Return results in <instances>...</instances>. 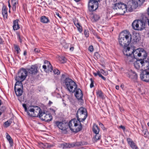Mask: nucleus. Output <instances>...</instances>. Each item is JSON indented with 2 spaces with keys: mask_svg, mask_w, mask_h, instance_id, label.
<instances>
[{
  "mask_svg": "<svg viewBox=\"0 0 149 149\" xmlns=\"http://www.w3.org/2000/svg\"><path fill=\"white\" fill-rule=\"evenodd\" d=\"M56 14L60 18H61V17H60L59 16V14L58 13H56Z\"/></svg>",
  "mask_w": 149,
  "mask_h": 149,
  "instance_id": "e2e57ef3",
  "label": "nucleus"
},
{
  "mask_svg": "<svg viewBox=\"0 0 149 149\" xmlns=\"http://www.w3.org/2000/svg\"><path fill=\"white\" fill-rule=\"evenodd\" d=\"M17 81L14 87L15 90L16 89L23 90V86L22 83V81Z\"/></svg>",
  "mask_w": 149,
  "mask_h": 149,
  "instance_id": "412c9836",
  "label": "nucleus"
},
{
  "mask_svg": "<svg viewBox=\"0 0 149 149\" xmlns=\"http://www.w3.org/2000/svg\"><path fill=\"white\" fill-rule=\"evenodd\" d=\"M95 134H96V135H95V140H99V139H100L101 138L100 135L99 134V133Z\"/></svg>",
  "mask_w": 149,
  "mask_h": 149,
  "instance_id": "58836bf2",
  "label": "nucleus"
},
{
  "mask_svg": "<svg viewBox=\"0 0 149 149\" xmlns=\"http://www.w3.org/2000/svg\"><path fill=\"white\" fill-rule=\"evenodd\" d=\"M6 138L8 141L10 146H12L13 143V140L10 136L7 133H6Z\"/></svg>",
  "mask_w": 149,
  "mask_h": 149,
  "instance_id": "bb28decb",
  "label": "nucleus"
},
{
  "mask_svg": "<svg viewBox=\"0 0 149 149\" xmlns=\"http://www.w3.org/2000/svg\"><path fill=\"white\" fill-rule=\"evenodd\" d=\"M44 63L45 65L42 66V68L45 71L47 72H51L52 70V67L50 63L47 61H45Z\"/></svg>",
  "mask_w": 149,
  "mask_h": 149,
  "instance_id": "4468645a",
  "label": "nucleus"
},
{
  "mask_svg": "<svg viewBox=\"0 0 149 149\" xmlns=\"http://www.w3.org/2000/svg\"><path fill=\"white\" fill-rule=\"evenodd\" d=\"M139 39L138 38H137V36H135L134 38L133 39V43H136L137 42H139Z\"/></svg>",
  "mask_w": 149,
  "mask_h": 149,
  "instance_id": "4c0bfd02",
  "label": "nucleus"
},
{
  "mask_svg": "<svg viewBox=\"0 0 149 149\" xmlns=\"http://www.w3.org/2000/svg\"><path fill=\"white\" fill-rule=\"evenodd\" d=\"M120 87L122 89H123L124 88V84H122L120 86Z\"/></svg>",
  "mask_w": 149,
  "mask_h": 149,
  "instance_id": "4d7b16f0",
  "label": "nucleus"
},
{
  "mask_svg": "<svg viewBox=\"0 0 149 149\" xmlns=\"http://www.w3.org/2000/svg\"><path fill=\"white\" fill-rule=\"evenodd\" d=\"M13 120L12 119H10L4 123V125L6 127L9 126L12 122Z\"/></svg>",
  "mask_w": 149,
  "mask_h": 149,
  "instance_id": "72a5a7b5",
  "label": "nucleus"
},
{
  "mask_svg": "<svg viewBox=\"0 0 149 149\" xmlns=\"http://www.w3.org/2000/svg\"><path fill=\"white\" fill-rule=\"evenodd\" d=\"M74 24L77 27V26L80 25L79 22H78L77 21H75L74 22Z\"/></svg>",
  "mask_w": 149,
  "mask_h": 149,
  "instance_id": "49530a36",
  "label": "nucleus"
},
{
  "mask_svg": "<svg viewBox=\"0 0 149 149\" xmlns=\"http://www.w3.org/2000/svg\"><path fill=\"white\" fill-rule=\"evenodd\" d=\"M2 13L4 19H6L7 17L8 14L7 10L5 7H3L2 8Z\"/></svg>",
  "mask_w": 149,
  "mask_h": 149,
  "instance_id": "cd10ccee",
  "label": "nucleus"
},
{
  "mask_svg": "<svg viewBox=\"0 0 149 149\" xmlns=\"http://www.w3.org/2000/svg\"><path fill=\"white\" fill-rule=\"evenodd\" d=\"M142 59L141 58L140 60H137V59L134 63L135 68L137 70H142Z\"/></svg>",
  "mask_w": 149,
  "mask_h": 149,
  "instance_id": "2eb2a0df",
  "label": "nucleus"
},
{
  "mask_svg": "<svg viewBox=\"0 0 149 149\" xmlns=\"http://www.w3.org/2000/svg\"><path fill=\"white\" fill-rule=\"evenodd\" d=\"M53 72L54 74H56L57 75H58L60 73L59 71L57 69H54L53 70Z\"/></svg>",
  "mask_w": 149,
  "mask_h": 149,
  "instance_id": "e433bc0d",
  "label": "nucleus"
},
{
  "mask_svg": "<svg viewBox=\"0 0 149 149\" xmlns=\"http://www.w3.org/2000/svg\"><path fill=\"white\" fill-rule=\"evenodd\" d=\"M63 83L66 89L69 92L72 93L75 92V90L77 86L75 82L72 79L69 78H66L64 80Z\"/></svg>",
  "mask_w": 149,
  "mask_h": 149,
  "instance_id": "39448f33",
  "label": "nucleus"
},
{
  "mask_svg": "<svg viewBox=\"0 0 149 149\" xmlns=\"http://www.w3.org/2000/svg\"><path fill=\"white\" fill-rule=\"evenodd\" d=\"M76 115L77 120L80 122L84 121L87 116L86 109L83 107L80 108L78 110Z\"/></svg>",
  "mask_w": 149,
  "mask_h": 149,
  "instance_id": "0eeeda50",
  "label": "nucleus"
},
{
  "mask_svg": "<svg viewBox=\"0 0 149 149\" xmlns=\"http://www.w3.org/2000/svg\"><path fill=\"white\" fill-rule=\"evenodd\" d=\"M96 93L98 97L103 98L104 97L102 92L100 90H98L96 92Z\"/></svg>",
  "mask_w": 149,
  "mask_h": 149,
  "instance_id": "2f4dec72",
  "label": "nucleus"
},
{
  "mask_svg": "<svg viewBox=\"0 0 149 149\" xmlns=\"http://www.w3.org/2000/svg\"><path fill=\"white\" fill-rule=\"evenodd\" d=\"M142 58V70H143L144 71H146L149 69V61H148L145 60L146 58H143V57H141Z\"/></svg>",
  "mask_w": 149,
  "mask_h": 149,
  "instance_id": "f3484780",
  "label": "nucleus"
},
{
  "mask_svg": "<svg viewBox=\"0 0 149 149\" xmlns=\"http://www.w3.org/2000/svg\"><path fill=\"white\" fill-rule=\"evenodd\" d=\"M94 49L93 46L92 45H91L89 46L88 48V50L91 52H93Z\"/></svg>",
  "mask_w": 149,
  "mask_h": 149,
  "instance_id": "c03bdc74",
  "label": "nucleus"
},
{
  "mask_svg": "<svg viewBox=\"0 0 149 149\" xmlns=\"http://www.w3.org/2000/svg\"><path fill=\"white\" fill-rule=\"evenodd\" d=\"M100 0H90L88 3V7L90 11L96 10L98 6V1Z\"/></svg>",
  "mask_w": 149,
  "mask_h": 149,
  "instance_id": "9d476101",
  "label": "nucleus"
},
{
  "mask_svg": "<svg viewBox=\"0 0 149 149\" xmlns=\"http://www.w3.org/2000/svg\"><path fill=\"white\" fill-rule=\"evenodd\" d=\"M34 52L35 53H39L40 52V50L37 48H36L34 50Z\"/></svg>",
  "mask_w": 149,
  "mask_h": 149,
  "instance_id": "09e8293b",
  "label": "nucleus"
},
{
  "mask_svg": "<svg viewBox=\"0 0 149 149\" xmlns=\"http://www.w3.org/2000/svg\"><path fill=\"white\" fill-rule=\"evenodd\" d=\"M93 74L94 75V76H97V72L96 73H93Z\"/></svg>",
  "mask_w": 149,
  "mask_h": 149,
  "instance_id": "0e129e2a",
  "label": "nucleus"
},
{
  "mask_svg": "<svg viewBox=\"0 0 149 149\" xmlns=\"http://www.w3.org/2000/svg\"><path fill=\"white\" fill-rule=\"evenodd\" d=\"M70 130L73 132H77L82 129V125L80 120L76 119H72L68 124Z\"/></svg>",
  "mask_w": 149,
  "mask_h": 149,
  "instance_id": "20e7f679",
  "label": "nucleus"
},
{
  "mask_svg": "<svg viewBox=\"0 0 149 149\" xmlns=\"http://www.w3.org/2000/svg\"><path fill=\"white\" fill-rule=\"evenodd\" d=\"M75 146V145L74 143L70 144L63 142L59 144V147L63 149L67 148H70L73 147Z\"/></svg>",
  "mask_w": 149,
  "mask_h": 149,
  "instance_id": "dca6fc26",
  "label": "nucleus"
},
{
  "mask_svg": "<svg viewBox=\"0 0 149 149\" xmlns=\"http://www.w3.org/2000/svg\"><path fill=\"white\" fill-rule=\"evenodd\" d=\"M75 92L74 95L79 100H80L81 103H83V100L82 99L83 94L81 90L79 88L77 87L75 90Z\"/></svg>",
  "mask_w": 149,
  "mask_h": 149,
  "instance_id": "f8f14e48",
  "label": "nucleus"
},
{
  "mask_svg": "<svg viewBox=\"0 0 149 149\" xmlns=\"http://www.w3.org/2000/svg\"><path fill=\"white\" fill-rule=\"evenodd\" d=\"M46 146L48 148H50L51 147H52L53 146V145H50L49 144H46Z\"/></svg>",
  "mask_w": 149,
  "mask_h": 149,
  "instance_id": "8fccbe9b",
  "label": "nucleus"
},
{
  "mask_svg": "<svg viewBox=\"0 0 149 149\" xmlns=\"http://www.w3.org/2000/svg\"><path fill=\"white\" fill-rule=\"evenodd\" d=\"M91 81V84L90 85V87L91 88H93L94 86V81L93 80V79L92 78H91L90 79Z\"/></svg>",
  "mask_w": 149,
  "mask_h": 149,
  "instance_id": "79ce46f5",
  "label": "nucleus"
},
{
  "mask_svg": "<svg viewBox=\"0 0 149 149\" xmlns=\"http://www.w3.org/2000/svg\"><path fill=\"white\" fill-rule=\"evenodd\" d=\"M40 112L41 109L39 107L31 106L28 107L27 114L30 116L38 117Z\"/></svg>",
  "mask_w": 149,
  "mask_h": 149,
  "instance_id": "423d86ee",
  "label": "nucleus"
},
{
  "mask_svg": "<svg viewBox=\"0 0 149 149\" xmlns=\"http://www.w3.org/2000/svg\"><path fill=\"white\" fill-rule=\"evenodd\" d=\"M135 49H134V48L132 47H128L126 49H124L123 52L124 54L127 57L132 54V52Z\"/></svg>",
  "mask_w": 149,
  "mask_h": 149,
  "instance_id": "a211bd4d",
  "label": "nucleus"
},
{
  "mask_svg": "<svg viewBox=\"0 0 149 149\" xmlns=\"http://www.w3.org/2000/svg\"><path fill=\"white\" fill-rule=\"evenodd\" d=\"M139 20H134L132 24V26L133 28L136 30H138V28Z\"/></svg>",
  "mask_w": 149,
  "mask_h": 149,
  "instance_id": "393cba45",
  "label": "nucleus"
},
{
  "mask_svg": "<svg viewBox=\"0 0 149 149\" xmlns=\"http://www.w3.org/2000/svg\"><path fill=\"white\" fill-rule=\"evenodd\" d=\"M58 59L61 63H64L66 61V59L64 56H60L58 57Z\"/></svg>",
  "mask_w": 149,
  "mask_h": 149,
  "instance_id": "473e14b6",
  "label": "nucleus"
},
{
  "mask_svg": "<svg viewBox=\"0 0 149 149\" xmlns=\"http://www.w3.org/2000/svg\"><path fill=\"white\" fill-rule=\"evenodd\" d=\"M147 129H143L142 130V134L145 137H146L148 136V133L147 132Z\"/></svg>",
  "mask_w": 149,
  "mask_h": 149,
  "instance_id": "f704fd0d",
  "label": "nucleus"
},
{
  "mask_svg": "<svg viewBox=\"0 0 149 149\" xmlns=\"http://www.w3.org/2000/svg\"><path fill=\"white\" fill-rule=\"evenodd\" d=\"M104 80H105L106 78L105 77H104V76H103L102 75L101 77Z\"/></svg>",
  "mask_w": 149,
  "mask_h": 149,
  "instance_id": "680f3d73",
  "label": "nucleus"
},
{
  "mask_svg": "<svg viewBox=\"0 0 149 149\" xmlns=\"http://www.w3.org/2000/svg\"><path fill=\"white\" fill-rule=\"evenodd\" d=\"M147 22L148 24V25L149 26V19H147Z\"/></svg>",
  "mask_w": 149,
  "mask_h": 149,
  "instance_id": "774afa93",
  "label": "nucleus"
},
{
  "mask_svg": "<svg viewBox=\"0 0 149 149\" xmlns=\"http://www.w3.org/2000/svg\"><path fill=\"white\" fill-rule=\"evenodd\" d=\"M70 50L71 51H73L74 50V47H72L70 48Z\"/></svg>",
  "mask_w": 149,
  "mask_h": 149,
  "instance_id": "13d9d810",
  "label": "nucleus"
},
{
  "mask_svg": "<svg viewBox=\"0 0 149 149\" xmlns=\"http://www.w3.org/2000/svg\"><path fill=\"white\" fill-rule=\"evenodd\" d=\"M26 54V51H24V55L25 56Z\"/></svg>",
  "mask_w": 149,
  "mask_h": 149,
  "instance_id": "69168bd1",
  "label": "nucleus"
},
{
  "mask_svg": "<svg viewBox=\"0 0 149 149\" xmlns=\"http://www.w3.org/2000/svg\"><path fill=\"white\" fill-rule=\"evenodd\" d=\"M120 128H122L123 130H125V127L122 125H120Z\"/></svg>",
  "mask_w": 149,
  "mask_h": 149,
  "instance_id": "6e6d98bb",
  "label": "nucleus"
},
{
  "mask_svg": "<svg viewBox=\"0 0 149 149\" xmlns=\"http://www.w3.org/2000/svg\"><path fill=\"white\" fill-rule=\"evenodd\" d=\"M127 76L129 78L132 79H136L138 77L136 73L132 70L128 72Z\"/></svg>",
  "mask_w": 149,
  "mask_h": 149,
  "instance_id": "aec40b11",
  "label": "nucleus"
},
{
  "mask_svg": "<svg viewBox=\"0 0 149 149\" xmlns=\"http://www.w3.org/2000/svg\"><path fill=\"white\" fill-rule=\"evenodd\" d=\"M54 123L55 127H57L63 131H66L67 129L68 128V123L65 122L56 121Z\"/></svg>",
  "mask_w": 149,
  "mask_h": 149,
  "instance_id": "1a4fd4ad",
  "label": "nucleus"
},
{
  "mask_svg": "<svg viewBox=\"0 0 149 149\" xmlns=\"http://www.w3.org/2000/svg\"><path fill=\"white\" fill-rule=\"evenodd\" d=\"M84 33L85 36L86 37H88V36L89 33L88 31L85 30L84 31Z\"/></svg>",
  "mask_w": 149,
  "mask_h": 149,
  "instance_id": "a18cd8bd",
  "label": "nucleus"
},
{
  "mask_svg": "<svg viewBox=\"0 0 149 149\" xmlns=\"http://www.w3.org/2000/svg\"><path fill=\"white\" fill-rule=\"evenodd\" d=\"M100 71L101 73L102 74L104 75H106L107 72H105L104 70H101Z\"/></svg>",
  "mask_w": 149,
  "mask_h": 149,
  "instance_id": "3c124183",
  "label": "nucleus"
},
{
  "mask_svg": "<svg viewBox=\"0 0 149 149\" xmlns=\"http://www.w3.org/2000/svg\"><path fill=\"white\" fill-rule=\"evenodd\" d=\"M27 72L32 74H35L37 73V67L34 65H32L31 68L27 69Z\"/></svg>",
  "mask_w": 149,
  "mask_h": 149,
  "instance_id": "4be33fe9",
  "label": "nucleus"
},
{
  "mask_svg": "<svg viewBox=\"0 0 149 149\" xmlns=\"http://www.w3.org/2000/svg\"><path fill=\"white\" fill-rule=\"evenodd\" d=\"M15 94L17 96H21L23 92L22 90H18L16 89V90H15Z\"/></svg>",
  "mask_w": 149,
  "mask_h": 149,
  "instance_id": "7c9ffc66",
  "label": "nucleus"
},
{
  "mask_svg": "<svg viewBox=\"0 0 149 149\" xmlns=\"http://www.w3.org/2000/svg\"><path fill=\"white\" fill-rule=\"evenodd\" d=\"M138 27V30H142L145 28V23L141 20L139 19Z\"/></svg>",
  "mask_w": 149,
  "mask_h": 149,
  "instance_id": "5701e85b",
  "label": "nucleus"
},
{
  "mask_svg": "<svg viewBox=\"0 0 149 149\" xmlns=\"http://www.w3.org/2000/svg\"><path fill=\"white\" fill-rule=\"evenodd\" d=\"M41 22L43 23H47L49 21L48 18L45 16H42L40 18Z\"/></svg>",
  "mask_w": 149,
  "mask_h": 149,
  "instance_id": "c756f323",
  "label": "nucleus"
},
{
  "mask_svg": "<svg viewBox=\"0 0 149 149\" xmlns=\"http://www.w3.org/2000/svg\"><path fill=\"white\" fill-rule=\"evenodd\" d=\"M140 78L144 81L149 82V72L144 71L140 74Z\"/></svg>",
  "mask_w": 149,
  "mask_h": 149,
  "instance_id": "ddd939ff",
  "label": "nucleus"
},
{
  "mask_svg": "<svg viewBox=\"0 0 149 149\" xmlns=\"http://www.w3.org/2000/svg\"><path fill=\"white\" fill-rule=\"evenodd\" d=\"M144 0H132L129 3L127 6L123 3H117L114 5V9L119 10L121 14H123L126 12H132L139 6L142 5Z\"/></svg>",
  "mask_w": 149,
  "mask_h": 149,
  "instance_id": "f257e3e1",
  "label": "nucleus"
},
{
  "mask_svg": "<svg viewBox=\"0 0 149 149\" xmlns=\"http://www.w3.org/2000/svg\"><path fill=\"white\" fill-rule=\"evenodd\" d=\"M132 40V36L130 32L128 31L124 30L120 33L118 38V42L121 46L125 47L130 44Z\"/></svg>",
  "mask_w": 149,
  "mask_h": 149,
  "instance_id": "7ed1b4c3",
  "label": "nucleus"
},
{
  "mask_svg": "<svg viewBox=\"0 0 149 149\" xmlns=\"http://www.w3.org/2000/svg\"><path fill=\"white\" fill-rule=\"evenodd\" d=\"M93 131L95 134H98L100 131L99 128L97 125L94 124L93 127Z\"/></svg>",
  "mask_w": 149,
  "mask_h": 149,
  "instance_id": "c85d7f7f",
  "label": "nucleus"
},
{
  "mask_svg": "<svg viewBox=\"0 0 149 149\" xmlns=\"http://www.w3.org/2000/svg\"><path fill=\"white\" fill-rule=\"evenodd\" d=\"M77 27L78 30L79 32L80 33H81L82 31V27L80 25Z\"/></svg>",
  "mask_w": 149,
  "mask_h": 149,
  "instance_id": "a19ab883",
  "label": "nucleus"
},
{
  "mask_svg": "<svg viewBox=\"0 0 149 149\" xmlns=\"http://www.w3.org/2000/svg\"><path fill=\"white\" fill-rule=\"evenodd\" d=\"M38 117L41 120L46 122L50 121L52 119V116L50 113H47L44 112H42V111Z\"/></svg>",
  "mask_w": 149,
  "mask_h": 149,
  "instance_id": "9b49d317",
  "label": "nucleus"
},
{
  "mask_svg": "<svg viewBox=\"0 0 149 149\" xmlns=\"http://www.w3.org/2000/svg\"><path fill=\"white\" fill-rule=\"evenodd\" d=\"M131 54L125 58L126 61L130 63H134L138 57H143L144 58H146L147 56L145 50L141 48H138L133 51Z\"/></svg>",
  "mask_w": 149,
  "mask_h": 149,
  "instance_id": "f03ea898",
  "label": "nucleus"
},
{
  "mask_svg": "<svg viewBox=\"0 0 149 149\" xmlns=\"http://www.w3.org/2000/svg\"><path fill=\"white\" fill-rule=\"evenodd\" d=\"M12 4L13 6V11H15L16 9V5L18 3V0H12Z\"/></svg>",
  "mask_w": 149,
  "mask_h": 149,
  "instance_id": "a878e982",
  "label": "nucleus"
},
{
  "mask_svg": "<svg viewBox=\"0 0 149 149\" xmlns=\"http://www.w3.org/2000/svg\"><path fill=\"white\" fill-rule=\"evenodd\" d=\"M28 72L26 70L23 68H21L16 75V81H24L27 76Z\"/></svg>",
  "mask_w": 149,
  "mask_h": 149,
  "instance_id": "6e6552de",
  "label": "nucleus"
},
{
  "mask_svg": "<svg viewBox=\"0 0 149 149\" xmlns=\"http://www.w3.org/2000/svg\"><path fill=\"white\" fill-rule=\"evenodd\" d=\"M14 47L15 49L17 52V53H19V50H20V49L19 48V47L17 45H15L14 46Z\"/></svg>",
  "mask_w": 149,
  "mask_h": 149,
  "instance_id": "ea45409f",
  "label": "nucleus"
},
{
  "mask_svg": "<svg viewBox=\"0 0 149 149\" xmlns=\"http://www.w3.org/2000/svg\"><path fill=\"white\" fill-rule=\"evenodd\" d=\"M99 125L102 128V129L104 130V127L103 125L101 123H99Z\"/></svg>",
  "mask_w": 149,
  "mask_h": 149,
  "instance_id": "de8ad7c7",
  "label": "nucleus"
},
{
  "mask_svg": "<svg viewBox=\"0 0 149 149\" xmlns=\"http://www.w3.org/2000/svg\"><path fill=\"white\" fill-rule=\"evenodd\" d=\"M17 37L18 38H19V41L20 42H22V39L21 38V37H20V35L19 34H17Z\"/></svg>",
  "mask_w": 149,
  "mask_h": 149,
  "instance_id": "864d4df0",
  "label": "nucleus"
},
{
  "mask_svg": "<svg viewBox=\"0 0 149 149\" xmlns=\"http://www.w3.org/2000/svg\"><path fill=\"white\" fill-rule=\"evenodd\" d=\"M18 19L15 20L13 22V28L14 31L17 30L20 28Z\"/></svg>",
  "mask_w": 149,
  "mask_h": 149,
  "instance_id": "b1692460",
  "label": "nucleus"
},
{
  "mask_svg": "<svg viewBox=\"0 0 149 149\" xmlns=\"http://www.w3.org/2000/svg\"><path fill=\"white\" fill-rule=\"evenodd\" d=\"M94 20L95 21L98 20L100 18L99 16L97 14H94L93 17Z\"/></svg>",
  "mask_w": 149,
  "mask_h": 149,
  "instance_id": "c9c22d12",
  "label": "nucleus"
},
{
  "mask_svg": "<svg viewBox=\"0 0 149 149\" xmlns=\"http://www.w3.org/2000/svg\"><path fill=\"white\" fill-rule=\"evenodd\" d=\"M97 75H98L100 77H101L102 76V75L101 74V73L100 71H97Z\"/></svg>",
  "mask_w": 149,
  "mask_h": 149,
  "instance_id": "603ef678",
  "label": "nucleus"
},
{
  "mask_svg": "<svg viewBox=\"0 0 149 149\" xmlns=\"http://www.w3.org/2000/svg\"><path fill=\"white\" fill-rule=\"evenodd\" d=\"M65 75L64 74H62V77H61V79H64L65 78Z\"/></svg>",
  "mask_w": 149,
  "mask_h": 149,
  "instance_id": "5fc2aeb1",
  "label": "nucleus"
},
{
  "mask_svg": "<svg viewBox=\"0 0 149 149\" xmlns=\"http://www.w3.org/2000/svg\"><path fill=\"white\" fill-rule=\"evenodd\" d=\"M127 141L130 147L132 149H139L136 144L133 142L131 139L130 138H127Z\"/></svg>",
  "mask_w": 149,
  "mask_h": 149,
  "instance_id": "6ab92c4d",
  "label": "nucleus"
},
{
  "mask_svg": "<svg viewBox=\"0 0 149 149\" xmlns=\"http://www.w3.org/2000/svg\"><path fill=\"white\" fill-rule=\"evenodd\" d=\"M95 56H99V55L98 54V53H97V52H96V53H95Z\"/></svg>",
  "mask_w": 149,
  "mask_h": 149,
  "instance_id": "bf43d9fd",
  "label": "nucleus"
},
{
  "mask_svg": "<svg viewBox=\"0 0 149 149\" xmlns=\"http://www.w3.org/2000/svg\"><path fill=\"white\" fill-rule=\"evenodd\" d=\"M23 107L24 108L25 111H26L27 113V110L28 109V107H26V105L25 104H23L22 105Z\"/></svg>",
  "mask_w": 149,
  "mask_h": 149,
  "instance_id": "37998d69",
  "label": "nucleus"
},
{
  "mask_svg": "<svg viewBox=\"0 0 149 149\" xmlns=\"http://www.w3.org/2000/svg\"><path fill=\"white\" fill-rule=\"evenodd\" d=\"M8 7H9L10 9V8L11 7V5H10L9 2H8Z\"/></svg>",
  "mask_w": 149,
  "mask_h": 149,
  "instance_id": "338daca9",
  "label": "nucleus"
},
{
  "mask_svg": "<svg viewBox=\"0 0 149 149\" xmlns=\"http://www.w3.org/2000/svg\"><path fill=\"white\" fill-rule=\"evenodd\" d=\"M119 87L118 86H116V88L117 89V90H119Z\"/></svg>",
  "mask_w": 149,
  "mask_h": 149,
  "instance_id": "052dcab7",
  "label": "nucleus"
}]
</instances>
